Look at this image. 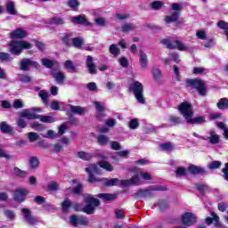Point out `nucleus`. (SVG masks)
Instances as JSON below:
<instances>
[{"mask_svg": "<svg viewBox=\"0 0 228 228\" xmlns=\"http://www.w3.org/2000/svg\"><path fill=\"white\" fill-rule=\"evenodd\" d=\"M62 43L67 47L72 45V34H64L63 37L61 38Z\"/></svg>", "mask_w": 228, "mask_h": 228, "instance_id": "39", "label": "nucleus"}, {"mask_svg": "<svg viewBox=\"0 0 228 228\" xmlns=\"http://www.w3.org/2000/svg\"><path fill=\"white\" fill-rule=\"evenodd\" d=\"M181 13L179 12H174L171 15L165 17L166 24H171V22H175L176 26H181L183 22L181 21Z\"/></svg>", "mask_w": 228, "mask_h": 228, "instance_id": "12", "label": "nucleus"}, {"mask_svg": "<svg viewBox=\"0 0 228 228\" xmlns=\"http://www.w3.org/2000/svg\"><path fill=\"white\" fill-rule=\"evenodd\" d=\"M67 4L72 12H77L79 6H81L79 0H68Z\"/></svg>", "mask_w": 228, "mask_h": 228, "instance_id": "32", "label": "nucleus"}, {"mask_svg": "<svg viewBox=\"0 0 228 228\" xmlns=\"http://www.w3.org/2000/svg\"><path fill=\"white\" fill-rule=\"evenodd\" d=\"M174 44L178 51H186V49H188L186 46H184V44L179 40H175Z\"/></svg>", "mask_w": 228, "mask_h": 228, "instance_id": "59", "label": "nucleus"}, {"mask_svg": "<svg viewBox=\"0 0 228 228\" xmlns=\"http://www.w3.org/2000/svg\"><path fill=\"white\" fill-rule=\"evenodd\" d=\"M68 224L69 225H72V227H79V225H81L82 227H86L89 222L86 217L83 216L71 215L69 216V220Z\"/></svg>", "mask_w": 228, "mask_h": 228, "instance_id": "7", "label": "nucleus"}, {"mask_svg": "<svg viewBox=\"0 0 228 228\" xmlns=\"http://www.w3.org/2000/svg\"><path fill=\"white\" fill-rule=\"evenodd\" d=\"M50 24H55L56 26H62V24H65V20L60 17H53L50 20Z\"/></svg>", "mask_w": 228, "mask_h": 228, "instance_id": "52", "label": "nucleus"}, {"mask_svg": "<svg viewBox=\"0 0 228 228\" xmlns=\"http://www.w3.org/2000/svg\"><path fill=\"white\" fill-rule=\"evenodd\" d=\"M136 27L133 25V23H126L121 26L122 33H127L128 31H134Z\"/></svg>", "mask_w": 228, "mask_h": 228, "instance_id": "45", "label": "nucleus"}, {"mask_svg": "<svg viewBox=\"0 0 228 228\" xmlns=\"http://www.w3.org/2000/svg\"><path fill=\"white\" fill-rule=\"evenodd\" d=\"M20 117L21 118H27L28 120H37L38 118H40V115L28 112V110H22L20 114Z\"/></svg>", "mask_w": 228, "mask_h": 228, "instance_id": "23", "label": "nucleus"}, {"mask_svg": "<svg viewBox=\"0 0 228 228\" xmlns=\"http://www.w3.org/2000/svg\"><path fill=\"white\" fill-rule=\"evenodd\" d=\"M31 67H38V62L29 59V58H25L22 59L20 61V70H23L24 72H28L31 69Z\"/></svg>", "mask_w": 228, "mask_h": 228, "instance_id": "10", "label": "nucleus"}, {"mask_svg": "<svg viewBox=\"0 0 228 228\" xmlns=\"http://www.w3.org/2000/svg\"><path fill=\"white\" fill-rule=\"evenodd\" d=\"M64 67L65 69H67V70H69L73 74H76V72H77V68L74 66V63L70 60H68L64 62Z\"/></svg>", "mask_w": 228, "mask_h": 228, "instance_id": "36", "label": "nucleus"}, {"mask_svg": "<svg viewBox=\"0 0 228 228\" xmlns=\"http://www.w3.org/2000/svg\"><path fill=\"white\" fill-rule=\"evenodd\" d=\"M109 51L113 56H118L120 54V48L117 47L115 44L110 45Z\"/></svg>", "mask_w": 228, "mask_h": 228, "instance_id": "51", "label": "nucleus"}, {"mask_svg": "<svg viewBox=\"0 0 228 228\" xmlns=\"http://www.w3.org/2000/svg\"><path fill=\"white\" fill-rule=\"evenodd\" d=\"M16 125L18 126V127H20V129H26V127H28V123H26V120L22 118H20L16 121Z\"/></svg>", "mask_w": 228, "mask_h": 228, "instance_id": "57", "label": "nucleus"}, {"mask_svg": "<svg viewBox=\"0 0 228 228\" xmlns=\"http://www.w3.org/2000/svg\"><path fill=\"white\" fill-rule=\"evenodd\" d=\"M60 185L57 182L52 181L47 184L46 191H58Z\"/></svg>", "mask_w": 228, "mask_h": 228, "instance_id": "41", "label": "nucleus"}, {"mask_svg": "<svg viewBox=\"0 0 228 228\" xmlns=\"http://www.w3.org/2000/svg\"><path fill=\"white\" fill-rule=\"evenodd\" d=\"M195 187L201 197H204L206 195V191L209 190V186L206 183H195Z\"/></svg>", "mask_w": 228, "mask_h": 228, "instance_id": "29", "label": "nucleus"}, {"mask_svg": "<svg viewBox=\"0 0 228 228\" xmlns=\"http://www.w3.org/2000/svg\"><path fill=\"white\" fill-rule=\"evenodd\" d=\"M85 113V109L81 106L69 105V110H68V115L70 119L74 118V115H83Z\"/></svg>", "mask_w": 228, "mask_h": 228, "instance_id": "16", "label": "nucleus"}, {"mask_svg": "<svg viewBox=\"0 0 228 228\" xmlns=\"http://www.w3.org/2000/svg\"><path fill=\"white\" fill-rule=\"evenodd\" d=\"M188 171L190 174H192V175L208 174L205 167L195 166L193 164L188 167Z\"/></svg>", "mask_w": 228, "mask_h": 228, "instance_id": "18", "label": "nucleus"}, {"mask_svg": "<svg viewBox=\"0 0 228 228\" xmlns=\"http://www.w3.org/2000/svg\"><path fill=\"white\" fill-rule=\"evenodd\" d=\"M150 6L151 10L158 11V10H161L162 6H165V3L161 1H154L150 4Z\"/></svg>", "mask_w": 228, "mask_h": 228, "instance_id": "46", "label": "nucleus"}, {"mask_svg": "<svg viewBox=\"0 0 228 228\" xmlns=\"http://www.w3.org/2000/svg\"><path fill=\"white\" fill-rule=\"evenodd\" d=\"M139 63L142 69H147L149 66V59L147 58V53H144L143 50H139Z\"/></svg>", "mask_w": 228, "mask_h": 228, "instance_id": "22", "label": "nucleus"}, {"mask_svg": "<svg viewBox=\"0 0 228 228\" xmlns=\"http://www.w3.org/2000/svg\"><path fill=\"white\" fill-rule=\"evenodd\" d=\"M38 97H40L45 106H49V93L47 91H39Z\"/></svg>", "mask_w": 228, "mask_h": 228, "instance_id": "28", "label": "nucleus"}, {"mask_svg": "<svg viewBox=\"0 0 228 228\" xmlns=\"http://www.w3.org/2000/svg\"><path fill=\"white\" fill-rule=\"evenodd\" d=\"M103 186H106L107 188H110V186H117L118 183V178H111L110 180H104Z\"/></svg>", "mask_w": 228, "mask_h": 228, "instance_id": "47", "label": "nucleus"}, {"mask_svg": "<svg viewBox=\"0 0 228 228\" xmlns=\"http://www.w3.org/2000/svg\"><path fill=\"white\" fill-rule=\"evenodd\" d=\"M10 37L14 40H20L28 37V32L24 30L22 28H18L14 31H12L10 33Z\"/></svg>", "mask_w": 228, "mask_h": 228, "instance_id": "14", "label": "nucleus"}, {"mask_svg": "<svg viewBox=\"0 0 228 228\" xmlns=\"http://www.w3.org/2000/svg\"><path fill=\"white\" fill-rule=\"evenodd\" d=\"M20 81L21 83H31V77H29L28 75L26 74H20Z\"/></svg>", "mask_w": 228, "mask_h": 228, "instance_id": "61", "label": "nucleus"}, {"mask_svg": "<svg viewBox=\"0 0 228 228\" xmlns=\"http://www.w3.org/2000/svg\"><path fill=\"white\" fill-rule=\"evenodd\" d=\"M71 192L73 195H81L83 193V184L77 183V186L72 188Z\"/></svg>", "mask_w": 228, "mask_h": 228, "instance_id": "50", "label": "nucleus"}, {"mask_svg": "<svg viewBox=\"0 0 228 228\" xmlns=\"http://www.w3.org/2000/svg\"><path fill=\"white\" fill-rule=\"evenodd\" d=\"M220 167H222V161L214 160L208 164V168H209V170H218Z\"/></svg>", "mask_w": 228, "mask_h": 228, "instance_id": "44", "label": "nucleus"}, {"mask_svg": "<svg viewBox=\"0 0 228 228\" xmlns=\"http://www.w3.org/2000/svg\"><path fill=\"white\" fill-rule=\"evenodd\" d=\"M139 126H140V123L136 118H132L129 122L130 129H138Z\"/></svg>", "mask_w": 228, "mask_h": 228, "instance_id": "60", "label": "nucleus"}, {"mask_svg": "<svg viewBox=\"0 0 228 228\" xmlns=\"http://www.w3.org/2000/svg\"><path fill=\"white\" fill-rule=\"evenodd\" d=\"M6 10L10 13V15H17V11L15 10V4L12 1L7 3Z\"/></svg>", "mask_w": 228, "mask_h": 228, "instance_id": "42", "label": "nucleus"}, {"mask_svg": "<svg viewBox=\"0 0 228 228\" xmlns=\"http://www.w3.org/2000/svg\"><path fill=\"white\" fill-rule=\"evenodd\" d=\"M53 77L55 79L58 85H63V83H65L66 77L65 73L63 72L53 73Z\"/></svg>", "mask_w": 228, "mask_h": 228, "instance_id": "30", "label": "nucleus"}, {"mask_svg": "<svg viewBox=\"0 0 228 228\" xmlns=\"http://www.w3.org/2000/svg\"><path fill=\"white\" fill-rule=\"evenodd\" d=\"M10 53L14 56H20L24 49H31L33 45L31 43L24 40H12L9 43Z\"/></svg>", "mask_w": 228, "mask_h": 228, "instance_id": "3", "label": "nucleus"}, {"mask_svg": "<svg viewBox=\"0 0 228 228\" xmlns=\"http://www.w3.org/2000/svg\"><path fill=\"white\" fill-rule=\"evenodd\" d=\"M39 119L41 122H44L45 124H53V122H55L54 118L51 116L39 115Z\"/></svg>", "mask_w": 228, "mask_h": 228, "instance_id": "48", "label": "nucleus"}, {"mask_svg": "<svg viewBox=\"0 0 228 228\" xmlns=\"http://www.w3.org/2000/svg\"><path fill=\"white\" fill-rule=\"evenodd\" d=\"M178 111H180L181 115L183 116L185 120L188 119L189 117H193V105L188 102H181L178 105Z\"/></svg>", "mask_w": 228, "mask_h": 228, "instance_id": "6", "label": "nucleus"}, {"mask_svg": "<svg viewBox=\"0 0 228 228\" xmlns=\"http://www.w3.org/2000/svg\"><path fill=\"white\" fill-rule=\"evenodd\" d=\"M217 28H220V29H224L225 31H228V23L224 20H219L217 22Z\"/></svg>", "mask_w": 228, "mask_h": 228, "instance_id": "64", "label": "nucleus"}, {"mask_svg": "<svg viewBox=\"0 0 228 228\" xmlns=\"http://www.w3.org/2000/svg\"><path fill=\"white\" fill-rule=\"evenodd\" d=\"M186 168L180 167L176 168V175H179L180 177H186Z\"/></svg>", "mask_w": 228, "mask_h": 228, "instance_id": "63", "label": "nucleus"}, {"mask_svg": "<svg viewBox=\"0 0 228 228\" xmlns=\"http://www.w3.org/2000/svg\"><path fill=\"white\" fill-rule=\"evenodd\" d=\"M98 145L104 147L110 143V137L104 134H100L96 137Z\"/></svg>", "mask_w": 228, "mask_h": 228, "instance_id": "27", "label": "nucleus"}, {"mask_svg": "<svg viewBox=\"0 0 228 228\" xmlns=\"http://www.w3.org/2000/svg\"><path fill=\"white\" fill-rule=\"evenodd\" d=\"M0 61L1 62H3V61H5V62L10 61V53H6L4 52H1L0 53Z\"/></svg>", "mask_w": 228, "mask_h": 228, "instance_id": "62", "label": "nucleus"}, {"mask_svg": "<svg viewBox=\"0 0 228 228\" xmlns=\"http://www.w3.org/2000/svg\"><path fill=\"white\" fill-rule=\"evenodd\" d=\"M169 122H171V124H174V126H179L181 125V118L171 115L169 116Z\"/></svg>", "mask_w": 228, "mask_h": 228, "instance_id": "54", "label": "nucleus"}, {"mask_svg": "<svg viewBox=\"0 0 228 228\" xmlns=\"http://www.w3.org/2000/svg\"><path fill=\"white\" fill-rule=\"evenodd\" d=\"M212 217H206L205 222L207 225H211V224H214L215 227H220L222 224H220V216L216 215L215 212H211Z\"/></svg>", "mask_w": 228, "mask_h": 228, "instance_id": "17", "label": "nucleus"}, {"mask_svg": "<svg viewBox=\"0 0 228 228\" xmlns=\"http://www.w3.org/2000/svg\"><path fill=\"white\" fill-rule=\"evenodd\" d=\"M187 124L190 126H200V124H206V117L204 116H199L196 118L189 117L186 119Z\"/></svg>", "mask_w": 228, "mask_h": 228, "instance_id": "19", "label": "nucleus"}, {"mask_svg": "<svg viewBox=\"0 0 228 228\" xmlns=\"http://www.w3.org/2000/svg\"><path fill=\"white\" fill-rule=\"evenodd\" d=\"M4 215L8 220H15V212L13 210L6 209L4 211Z\"/></svg>", "mask_w": 228, "mask_h": 228, "instance_id": "53", "label": "nucleus"}, {"mask_svg": "<svg viewBox=\"0 0 228 228\" xmlns=\"http://www.w3.org/2000/svg\"><path fill=\"white\" fill-rule=\"evenodd\" d=\"M13 173L14 175H16V177H20L21 179H24V177H26V175H28V172L15 167L13 168Z\"/></svg>", "mask_w": 228, "mask_h": 228, "instance_id": "43", "label": "nucleus"}, {"mask_svg": "<svg viewBox=\"0 0 228 228\" xmlns=\"http://www.w3.org/2000/svg\"><path fill=\"white\" fill-rule=\"evenodd\" d=\"M41 63L43 67H45V69H53V67H58L60 65L58 61L47 58H43L41 60Z\"/></svg>", "mask_w": 228, "mask_h": 228, "instance_id": "20", "label": "nucleus"}, {"mask_svg": "<svg viewBox=\"0 0 228 228\" xmlns=\"http://www.w3.org/2000/svg\"><path fill=\"white\" fill-rule=\"evenodd\" d=\"M129 92H134V95L140 104H145V97H143V85L138 80L133 81L128 87Z\"/></svg>", "mask_w": 228, "mask_h": 228, "instance_id": "4", "label": "nucleus"}, {"mask_svg": "<svg viewBox=\"0 0 228 228\" xmlns=\"http://www.w3.org/2000/svg\"><path fill=\"white\" fill-rule=\"evenodd\" d=\"M86 65L89 74H97V66H95V62H94V57L92 55H88L86 57Z\"/></svg>", "mask_w": 228, "mask_h": 228, "instance_id": "15", "label": "nucleus"}, {"mask_svg": "<svg viewBox=\"0 0 228 228\" xmlns=\"http://www.w3.org/2000/svg\"><path fill=\"white\" fill-rule=\"evenodd\" d=\"M70 208H72V201L69 200H65L61 203V209L63 213H69L70 211Z\"/></svg>", "mask_w": 228, "mask_h": 228, "instance_id": "37", "label": "nucleus"}, {"mask_svg": "<svg viewBox=\"0 0 228 228\" xmlns=\"http://www.w3.org/2000/svg\"><path fill=\"white\" fill-rule=\"evenodd\" d=\"M29 193V190L22 187L17 188L13 192V200L14 202H19L22 204V202H26V199Z\"/></svg>", "mask_w": 228, "mask_h": 228, "instance_id": "8", "label": "nucleus"}, {"mask_svg": "<svg viewBox=\"0 0 228 228\" xmlns=\"http://www.w3.org/2000/svg\"><path fill=\"white\" fill-rule=\"evenodd\" d=\"M71 45H73V47H76L77 49H79L83 46V39H81V37H74L72 39Z\"/></svg>", "mask_w": 228, "mask_h": 228, "instance_id": "49", "label": "nucleus"}, {"mask_svg": "<svg viewBox=\"0 0 228 228\" xmlns=\"http://www.w3.org/2000/svg\"><path fill=\"white\" fill-rule=\"evenodd\" d=\"M218 110H228V98H221L216 103Z\"/></svg>", "mask_w": 228, "mask_h": 228, "instance_id": "35", "label": "nucleus"}, {"mask_svg": "<svg viewBox=\"0 0 228 228\" xmlns=\"http://www.w3.org/2000/svg\"><path fill=\"white\" fill-rule=\"evenodd\" d=\"M29 165H30L31 170H37V168L40 165V161L38 160V158H37L35 156L30 157Z\"/></svg>", "mask_w": 228, "mask_h": 228, "instance_id": "38", "label": "nucleus"}, {"mask_svg": "<svg viewBox=\"0 0 228 228\" xmlns=\"http://www.w3.org/2000/svg\"><path fill=\"white\" fill-rule=\"evenodd\" d=\"M157 206L159 207V211H165V209H168V208H170V204L167 200H159Z\"/></svg>", "mask_w": 228, "mask_h": 228, "instance_id": "34", "label": "nucleus"}, {"mask_svg": "<svg viewBox=\"0 0 228 228\" xmlns=\"http://www.w3.org/2000/svg\"><path fill=\"white\" fill-rule=\"evenodd\" d=\"M181 222L185 227H191L197 224V216L191 212H184L181 216Z\"/></svg>", "mask_w": 228, "mask_h": 228, "instance_id": "9", "label": "nucleus"}, {"mask_svg": "<svg viewBox=\"0 0 228 228\" xmlns=\"http://www.w3.org/2000/svg\"><path fill=\"white\" fill-rule=\"evenodd\" d=\"M21 213L23 214L24 220H26L29 225H37L38 221L33 216V214L29 208H22Z\"/></svg>", "mask_w": 228, "mask_h": 228, "instance_id": "11", "label": "nucleus"}, {"mask_svg": "<svg viewBox=\"0 0 228 228\" xmlns=\"http://www.w3.org/2000/svg\"><path fill=\"white\" fill-rule=\"evenodd\" d=\"M210 136L207 139L209 140V143H212V145H216L220 143V135L216 134V132L215 130L210 131L209 133Z\"/></svg>", "mask_w": 228, "mask_h": 228, "instance_id": "25", "label": "nucleus"}, {"mask_svg": "<svg viewBox=\"0 0 228 228\" xmlns=\"http://www.w3.org/2000/svg\"><path fill=\"white\" fill-rule=\"evenodd\" d=\"M98 199H102L103 200H106L107 202H111L113 200H117V196L115 194L111 193H99L97 195Z\"/></svg>", "mask_w": 228, "mask_h": 228, "instance_id": "26", "label": "nucleus"}, {"mask_svg": "<svg viewBox=\"0 0 228 228\" xmlns=\"http://www.w3.org/2000/svg\"><path fill=\"white\" fill-rule=\"evenodd\" d=\"M101 168H103L104 170H107V172H113V166L106 160H102L99 163Z\"/></svg>", "mask_w": 228, "mask_h": 228, "instance_id": "40", "label": "nucleus"}, {"mask_svg": "<svg viewBox=\"0 0 228 228\" xmlns=\"http://www.w3.org/2000/svg\"><path fill=\"white\" fill-rule=\"evenodd\" d=\"M33 42H34L37 49H38V51H41V52L45 51V45H44L43 42L38 41L37 39H33Z\"/></svg>", "mask_w": 228, "mask_h": 228, "instance_id": "56", "label": "nucleus"}, {"mask_svg": "<svg viewBox=\"0 0 228 228\" xmlns=\"http://www.w3.org/2000/svg\"><path fill=\"white\" fill-rule=\"evenodd\" d=\"M77 154L80 159H83V161H90V159H92V158L96 157L95 155H93V154L86 152V151H78Z\"/></svg>", "mask_w": 228, "mask_h": 228, "instance_id": "31", "label": "nucleus"}, {"mask_svg": "<svg viewBox=\"0 0 228 228\" xmlns=\"http://www.w3.org/2000/svg\"><path fill=\"white\" fill-rule=\"evenodd\" d=\"M160 151H166L167 152H172L174 151V143L172 142H167L159 144Z\"/></svg>", "mask_w": 228, "mask_h": 228, "instance_id": "33", "label": "nucleus"}, {"mask_svg": "<svg viewBox=\"0 0 228 228\" xmlns=\"http://www.w3.org/2000/svg\"><path fill=\"white\" fill-rule=\"evenodd\" d=\"M168 187L164 185H151L147 189H140L134 194V199H152L154 194L152 191H167Z\"/></svg>", "mask_w": 228, "mask_h": 228, "instance_id": "1", "label": "nucleus"}, {"mask_svg": "<svg viewBox=\"0 0 228 228\" xmlns=\"http://www.w3.org/2000/svg\"><path fill=\"white\" fill-rule=\"evenodd\" d=\"M185 83L187 88H191V90H197L198 94L202 97L206 96V94H208L206 84H204V82L200 79H187Z\"/></svg>", "mask_w": 228, "mask_h": 228, "instance_id": "5", "label": "nucleus"}, {"mask_svg": "<svg viewBox=\"0 0 228 228\" xmlns=\"http://www.w3.org/2000/svg\"><path fill=\"white\" fill-rule=\"evenodd\" d=\"M84 202L86 206L82 208V211L83 213H86V215H94L96 208L101 206V200L91 194L85 195Z\"/></svg>", "mask_w": 228, "mask_h": 228, "instance_id": "2", "label": "nucleus"}, {"mask_svg": "<svg viewBox=\"0 0 228 228\" xmlns=\"http://www.w3.org/2000/svg\"><path fill=\"white\" fill-rule=\"evenodd\" d=\"M0 131L4 134H12L13 133V127L8 125L5 121L0 123Z\"/></svg>", "mask_w": 228, "mask_h": 228, "instance_id": "24", "label": "nucleus"}, {"mask_svg": "<svg viewBox=\"0 0 228 228\" xmlns=\"http://www.w3.org/2000/svg\"><path fill=\"white\" fill-rule=\"evenodd\" d=\"M160 44H163V45H167V49H175V45L167 38L162 39L160 41Z\"/></svg>", "mask_w": 228, "mask_h": 228, "instance_id": "58", "label": "nucleus"}, {"mask_svg": "<svg viewBox=\"0 0 228 228\" xmlns=\"http://www.w3.org/2000/svg\"><path fill=\"white\" fill-rule=\"evenodd\" d=\"M86 172H87V174H88L87 181L91 184H94L95 183H102V182L106 181V178H97V177H95V175H94V173L92 172V169H90L89 167L86 168Z\"/></svg>", "mask_w": 228, "mask_h": 228, "instance_id": "21", "label": "nucleus"}, {"mask_svg": "<svg viewBox=\"0 0 228 228\" xmlns=\"http://www.w3.org/2000/svg\"><path fill=\"white\" fill-rule=\"evenodd\" d=\"M71 22L72 24H77L80 26H92L90 21H88V20L86 19V15L85 14L74 16L73 18H71Z\"/></svg>", "mask_w": 228, "mask_h": 228, "instance_id": "13", "label": "nucleus"}, {"mask_svg": "<svg viewBox=\"0 0 228 228\" xmlns=\"http://www.w3.org/2000/svg\"><path fill=\"white\" fill-rule=\"evenodd\" d=\"M28 142L33 143V142H37V140H38L39 135H38V134H37L35 132H29L28 134Z\"/></svg>", "mask_w": 228, "mask_h": 228, "instance_id": "55", "label": "nucleus"}]
</instances>
